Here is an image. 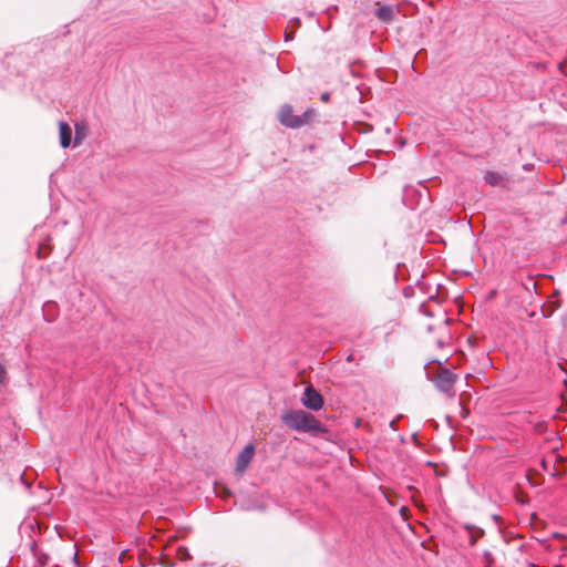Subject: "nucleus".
I'll return each instance as SVG.
<instances>
[{"label":"nucleus","instance_id":"8","mask_svg":"<svg viewBox=\"0 0 567 567\" xmlns=\"http://www.w3.org/2000/svg\"><path fill=\"white\" fill-rule=\"evenodd\" d=\"M43 316L47 321H53L56 317V303L53 301L45 302L43 306Z\"/></svg>","mask_w":567,"mask_h":567},{"label":"nucleus","instance_id":"11","mask_svg":"<svg viewBox=\"0 0 567 567\" xmlns=\"http://www.w3.org/2000/svg\"><path fill=\"white\" fill-rule=\"evenodd\" d=\"M4 377V368L0 364V381L2 382V379Z\"/></svg>","mask_w":567,"mask_h":567},{"label":"nucleus","instance_id":"4","mask_svg":"<svg viewBox=\"0 0 567 567\" xmlns=\"http://www.w3.org/2000/svg\"><path fill=\"white\" fill-rule=\"evenodd\" d=\"M456 381V374L450 370H442L436 378V386L450 396H454L452 391L453 384Z\"/></svg>","mask_w":567,"mask_h":567},{"label":"nucleus","instance_id":"9","mask_svg":"<svg viewBox=\"0 0 567 567\" xmlns=\"http://www.w3.org/2000/svg\"><path fill=\"white\" fill-rule=\"evenodd\" d=\"M484 179L491 186H498L504 181L503 176L496 172H486L484 175Z\"/></svg>","mask_w":567,"mask_h":567},{"label":"nucleus","instance_id":"2","mask_svg":"<svg viewBox=\"0 0 567 567\" xmlns=\"http://www.w3.org/2000/svg\"><path fill=\"white\" fill-rule=\"evenodd\" d=\"M308 112H306L302 116L293 115L292 109L290 105L281 106L279 111V121L282 125L291 128H297L307 123Z\"/></svg>","mask_w":567,"mask_h":567},{"label":"nucleus","instance_id":"5","mask_svg":"<svg viewBox=\"0 0 567 567\" xmlns=\"http://www.w3.org/2000/svg\"><path fill=\"white\" fill-rule=\"evenodd\" d=\"M254 455L255 446L254 444L250 443L246 445L245 449L237 456L235 472L237 474H243L249 466L250 462L252 461Z\"/></svg>","mask_w":567,"mask_h":567},{"label":"nucleus","instance_id":"6","mask_svg":"<svg viewBox=\"0 0 567 567\" xmlns=\"http://www.w3.org/2000/svg\"><path fill=\"white\" fill-rule=\"evenodd\" d=\"M59 131H60V144L63 148H66L70 146L72 141V130L70 125L65 122H60L59 124Z\"/></svg>","mask_w":567,"mask_h":567},{"label":"nucleus","instance_id":"3","mask_svg":"<svg viewBox=\"0 0 567 567\" xmlns=\"http://www.w3.org/2000/svg\"><path fill=\"white\" fill-rule=\"evenodd\" d=\"M301 402L306 408L312 411H319L323 405L322 395L312 386H307L305 389Z\"/></svg>","mask_w":567,"mask_h":567},{"label":"nucleus","instance_id":"7","mask_svg":"<svg viewBox=\"0 0 567 567\" xmlns=\"http://www.w3.org/2000/svg\"><path fill=\"white\" fill-rule=\"evenodd\" d=\"M375 16L384 22H390L393 18V8L391 6H381L375 10Z\"/></svg>","mask_w":567,"mask_h":567},{"label":"nucleus","instance_id":"1","mask_svg":"<svg viewBox=\"0 0 567 567\" xmlns=\"http://www.w3.org/2000/svg\"><path fill=\"white\" fill-rule=\"evenodd\" d=\"M281 420L288 427L299 432L320 433L323 431L321 423L303 410L287 411L282 414Z\"/></svg>","mask_w":567,"mask_h":567},{"label":"nucleus","instance_id":"10","mask_svg":"<svg viewBox=\"0 0 567 567\" xmlns=\"http://www.w3.org/2000/svg\"><path fill=\"white\" fill-rule=\"evenodd\" d=\"M86 135V125L84 123L75 124L74 145H80Z\"/></svg>","mask_w":567,"mask_h":567}]
</instances>
